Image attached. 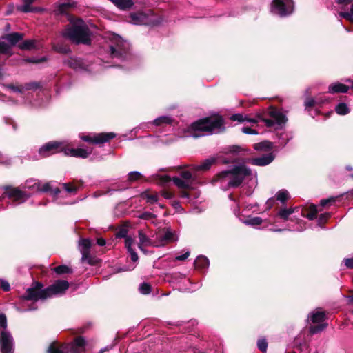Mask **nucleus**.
Listing matches in <instances>:
<instances>
[{
    "instance_id": "f257e3e1",
    "label": "nucleus",
    "mask_w": 353,
    "mask_h": 353,
    "mask_svg": "<svg viewBox=\"0 0 353 353\" xmlns=\"http://www.w3.org/2000/svg\"><path fill=\"white\" fill-rule=\"evenodd\" d=\"M138 247L143 252H145L143 247H162L178 240L177 234L170 228H165L155 234L147 228L141 229L138 231Z\"/></svg>"
},
{
    "instance_id": "f03ea898",
    "label": "nucleus",
    "mask_w": 353,
    "mask_h": 353,
    "mask_svg": "<svg viewBox=\"0 0 353 353\" xmlns=\"http://www.w3.org/2000/svg\"><path fill=\"white\" fill-rule=\"evenodd\" d=\"M256 173L244 164L236 165L230 170L223 171L218 174L215 181L219 182L223 189L239 186L244 180L255 179Z\"/></svg>"
},
{
    "instance_id": "7ed1b4c3",
    "label": "nucleus",
    "mask_w": 353,
    "mask_h": 353,
    "mask_svg": "<svg viewBox=\"0 0 353 353\" xmlns=\"http://www.w3.org/2000/svg\"><path fill=\"white\" fill-rule=\"evenodd\" d=\"M68 288L69 283L65 280H58L46 289H43V285L41 283L35 282L31 288L27 289L23 299L34 301L44 300L64 293Z\"/></svg>"
},
{
    "instance_id": "20e7f679",
    "label": "nucleus",
    "mask_w": 353,
    "mask_h": 353,
    "mask_svg": "<svg viewBox=\"0 0 353 353\" xmlns=\"http://www.w3.org/2000/svg\"><path fill=\"white\" fill-rule=\"evenodd\" d=\"M68 19L70 24L62 31V35L74 43L89 44L90 32L85 22L81 19L73 18L71 16H68Z\"/></svg>"
},
{
    "instance_id": "39448f33",
    "label": "nucleus",
    "mask_w": 353,
    "mask_h": 353,
    "mask_svg": "<svg viewBox=\"0 0 353 353\" xmlns=\"http://www.w3.org/2000/svg\"><path fill=\"white\" fill-rule=\"evenodd\" d=\"M268 114L270 119H265L262 114H258L254 118H249L243 114H234L231 116L230 119L239 122L247 121L252 126L262 121L267 127L276 126V128L281 127L287 121L286 117L281 111L273 108L268 111Z\"/></svg>"
},
{
    "instance_id": "423d86ee",
    "label": "nucleus",
    "mask_w": 353,
    "mask_h": 353,
    "mask_svg": "<svg viewBox=\"0 0 353 353\" xmlns=\"http://www.w3.org/2000/svg\"><path fill=\"white\" fill-rule=\"evenodd\" d=\"M223 129V121L221 118H205L194 122L188 128L191 136L198 138L207 134H216Z\"/></svg>"
},
{
    "instance_id": "0eeeda50",
    "label": "nucleus",
    "mask_w": 353,
    "mask_h": 353,
    "mask_svg": "<svg viewBox=\"0 0 353 353\" xmlns=\"http://www.w3.org/2000/svg\"><path fill=\"white\" fill-rule=\"evenodd\" d=\"M85 341L79 336L71 344L58 345L52 343L48 350V353H83L85 351Z\"/></svg>"
},
{
    "instance_id": "6e6552de",
    "label": "nucleus",
    "mask_w": 353,
    "mask_h": 353,
    "mask_svg": "<svg viewBox=\"0 0 353 353\" xmlns=\"http://www.w3.org/2000/svg\"><path fill=\"white\" fill-rule=\"evenodd\" d=\"M318 211L316 206L310 205L308 207H296L294 208H283L278 212L277 216L284 221H287L289 216L294 213H300L302 216L313 220L316 218Z\"/></svg>"
},
{
    "instance_id": "1a4fd4ad",
    "label": "nucleus",
    "mask_w": 353,
    "mask_h": 353,
    "mask_svg": "<svg viewBox=\"0 0 353 353\" xmlns=\"http://www.w3.org/2000/svg\"><path fill=\"white\" fill-rule=\"evenodd\" d=\"M110 54L112 58H117L121 60L127 59L130 55V44L123 40L119 36H114L112 43L110 46Z\"/></svg>"
},
{
    "instance_id": "9d476101",
    "label": "nucleus",
    "mask_w": 353,
    "mask_h": 353,
    "mask_svg": "<svg viewBox=\"0 0 353 353\" xmlns=\"http://www.w3.org/2000/svg\"><path fill=\"white\" fill-rule=\"evenodd\" d=\"M294 11L292 0H273L271 5V12L281 17L291 14Z\"/></svg>"
},
{
    "instance_id": "9b49d317",
    "label": "nucleus",
    "mask_w": 353,
    "mask_h": 353,
    "mask_svg": "<svg viewBox=\"0 0 353 353\" xmlns=\"http://www.w3.org/2000/svg\"><path fill=\"white\" fill-rule=\"evenodd\" d=\"M65 145V142H48L39 148V155L41 158H44L61 152L64 153Z\"/></svg>"
},
{
    "instance_id": "f8f14e48",
    "label": "nucleus",
    "mask_w": 353,
    "mask_h": 353,
    "mask_svg": "<svg viewBox=\"0 0 353 353\" xmlns=\"http://www.w3.org/2000/svg\"><path fill=\"white\" fill-rule=\"evenodd\" d=\"M339 15L353 23V0H336Z\"/></svg>"
},
{
    "instance_id": "ddd939ff",
    "label": "nucleus",
    "mask_w": 353,
    "mask_h": 353,
    "mask_svg": "<svg viewBox=\"0 0 353 353\" xmlns=\"http://www.w3.org/2000/svg\"><path fill=\"white\" fill-rule=\"evenodd\" d=\"M4 190V194L8 198L13 199L14 201L18 203H23L26 201L29 195L25 192L21 191L18 188H13L11 186H4L2 188Z\"/></svg>"
},
{
    "instance_id": "4468645a",
    "label": "nucleus",
    "mask_w": 353,
    "mask_h": 353,
    "mask_svg": "<svg viewBox=\"0 0 353 353\" xmlns=\"http://www.w3.org/2000/svg\"><path fill=\"white\" fill-rule=\"evenodd\" d=\"M0 346L1 353L14 352V340L11 334L7 330L0 333Z\"/></svg>"
},
{
    "instance_id": "2eb2a0df",
    "label": "nucleus",
    "mask_w": 353,
    "mask_h": 353,
    "mask_svg": "<svg viewBox=\"0 0 353 353\" xmlns=\"http://www.w3.org/2000/svg\"><path fill=\"white\" fill-rule=\"evenodd\" d=\"M116 134L114 132H101L95 134L92 137L91 136H83L81 139L84 141L94 143V144H103L110 141L114 139Z\"/></svg>"
},
{
    "instance_id": "dca6fc26",
    "label": "nucleus",
    "mask_w": 353,
    "mask_h": 353,
    "mask_svg": "<svg viewBox=\"0 0 353 353\" xmlns=\"http://www.w3.org/2000/svg\"><path fill=\"white\" fill-rule=\"evenodd\" d=\"M92 243L88 239H81L79 241V250L82 255L81 261H88V263L92 264V260L90 256V250Z\"/></svg>"
},
{
    "instance_id": "f3484780",
    "label": "nucleus",
    "mask_w": 353,
    "mask_h": 353,
    "mask_svg": "<svg viewBox=\"0 0 353 353\" xmlns=\"http://www.w3.org/2000/svg\"><path fill=\"white\" fill-rule=\"evenodd\" d=\"M273 160L274 156L272 154H268L256 158H248L243 162L257 166H265L270 164Z\"/></svg>"
},
{
    "instance_id": "a211bd4d",
    "label": "nucleus",
    "mask_w": 353,
    "mask_h": 353,
    "mask_svg": "<svg viewBox=\"0 0 353 353\" xmlns=\"http://www.w3.org/2000/svg\"><path fill=\"white\" fill-rule=\"evenodd\" d=\"M67 143L65 145L64 154L66 156H71L74 157L87 158L91 153L92 150L84 148H68Z\"/></svg>"
},
{
    "instance_id": "6ab92c4d",
    "label": "nucleus",
    "mask_w": 353,
    "mask_h": 353,
    "mask_svg": "<svg viewBox=\"0 0 353 353\" xmlns=\"http://www.w3.org/2000/svg\"><path fill=\"white\" fill-rule=\"evenodd\" d=\"M172 179L167 174L156 173L147 179L148 181L154 182L159 185H164L171 181Z\"/></svg>"
},
{
    "instance_id": "aec40b11",
    "label": "nucleus",
    "mask_w": 353,
    "mask_h": 353,
    "mask_svg": "<svg viewBox=\"0 0 353 353\" xmlns=\"http://www.w3.org/2000/svg\"><path fill=\"white\" fill-rule=\"evenodd\" d=\"M215 159L214 158L207 159L201 162L199 165H190L191 170L193 171H207L214 163Z\"/></svg>"
},
{
    "instance_id": "412c9836",
    "label": "nucleus",
    "mask_w": 353,
    "mask_h": 353,
    "mask_svg": "<svg viewBox=\"0 0 353 353\" xmlns=\"http://www.w3.org/2000/svg\"><path fill=\"white\" fill-rule=\"evenodd\" d=\"M348 90V86L339 82L331 84L328 88V92L332 94L346 93Z\"/></svg>"
},
{
    "instance_id": "4be33fe9",
    "label": "nucleus",
    "mask_w": 353,
    "mask_h": 353,
    "mask_svg": "<svg viewBox=\"0 0 353 353\" xmlns=\"http://www.w3.org/2000/svg\"><path fill=\"white\" fill-rule=\"evenodd\" d=\"M23 37V34L19 32H13L10 34H8L3 37V39L8 41L10 44H8L10 47L17 44L19 41H21Z\"/></svg>"
},
{
    "instance_id": "5701e85b",
    "label": "nucleus",
    "mask_w": 353,
    "mask_h": 353,
    "mask_svg": "<svg viewBox=\"0 0 353 353\" xmlns=\"http://www.w3.org/2000/svg\"><path fill=\"white\" fill-rule=\"evenodd\" d=\"M173 183L178 188L181 189L190 190L193 189L192 181H189L185 179H183L180 177H173L172 179Z\"/></svg>"
},
{
    "instance_id": "b1692460",
    "label": "nucleus",
    "mask_w": 353,
    "mask_h": 353,
    "mask_svg": "<svg viewBox=\"0 0 353 353\" xmlns=\"http://www.w3.org/2000/svg\"><path fill=\"white\" fill-rule=\"evenodd\" d=\"M132 23L136 25L145 23L147 22L148 17L143 12L132 13L130 14Z\"/></svg>"
},
{
    "instance_id": "393cba45",
    "label": "nucleus",
    "mask_w": 353,
    "mask_h": 353,
    "mask_svg": "<svg viewBox=\"0 0 353 353\" xmlns=\"http://www.w3.org/2000/svg\"><path fill=\"white\" fill-rule=\"evenodd\" d=\"M37 191H40V192H43L50 191V192H52L53 195H57L58 194L60 193V190L58 188H56L54 189L52 188L51 183H46L44 184H41L40 183H39V184L37 187Z\"/></svg>"
},
{
    "instance_id": "a878e982",
    "label": "nucleus",
    "mask_w": 353,
    "mask_h": 353,
    "mask_svg": "<svg viewBox=\"0 0 353 353\" xmlns=\"http://www.w3.org/2000/svg\"><path fill=\"white\" fill-rule=\"evenodd\" d=\"M117 8L121 10H127L130 8L133 5L132 0H110Z\"/></svg>"
},
{
    "instance_id": "bb28decb",
    "label": "nucleus",
    "mask_w": 353,
    "mask_h": 353,
    "mask_svg": "<svg viewBox=\"0 0 353 353\" xmlns=\"http://www.w3.org/2000/svg\"><path fill=\"white\" fill-rule=\"evenodd\" d=\"M172 119L168 116H161L157 118L153 121V124L158 126H164L167 125H171L172 123Z\"/></svg>"
},
{
    "instance_id": "cd10ccee",
    "label": "nucleus",
    "mask_w": 353,
    "mask_h": 353,
    "mask_svg": "<svg viewBox=\"0 0 353 353\" xmlns=\"http://www.w3.org/2000/svg\"><path fill=\"white\" fill-rule=\"evenodd\" d=\"M325 312L321 310L315 311L310 314L311 321L313 323H322L325 319Z\"/></svg>"
},
{
    "instance_id": "c85d7f7f",
    "label": "nucleus",
    "mask_w": 353,
    "mask_h": 353,
    "mask_svg": "<svg viewBox=\"0 0 353 353\" xmlns=\"http://www.w3.org/2000/svg\"><path fill=\"white\" fill-rule=\"evenodd\" d=\"M72 5L73 4L70 3H58L56 6L54 12L56 14H64Z\"/></svg>"
},
{
    "instance_id": "c756f323",
    "label": "nucleus",
    "mask_w": 353,
    "mask_h": 353,
    "mask_svg": "<svg viewBox=\"0 0 353 353\" xmlns=\"http://www.w3.org/2000/svg\"><path fill=\"white\" fill-rule=\"evenodd\" d=\"M209 264L208 259L204 256H198L194 261L196 268L199 269L205 268L209 266Z\"/></svg>"
},
{
    "instance_id": "7c9ffc66",
    "label": "nucleus",
    "mask_w": 353,
    "mask_h": 353,
    "mask_svg": "<svg viewBox=\"0 0 353 353\" xmlns=\"http://www.w3.org/2000/svg\"><path fill=\"white\" fill-rule=\"evenodd\" d=\"M289 192L286 190H281L275 194L276 200L284 204L290 199Z\"/></svg>"
},
{
    "instance_id": "2f4dec72",
    "label": "nucleus",
    "mask_w": 353,
    "mask_h": 353,
    "mask_svg": "<svg viewBox=\"0 0 353 353\" xmlns=\"http://www.w3.org/2000/svg\"><path fill=\"white\" fill-rule=\"evenodd\" d=\"M263 222V220L260 217H248L245 220L243 221V223L248 225H251L253 228H256Z\"/></svg>"
},
{
    "instance_id": "473e14b6",
    "label": "nucleus",
    "mask_w": 353,
    "mask_h": 353,
    "mask_svg": "<svg viewBox=\"0 0 353 353\" xmlns=\"http://www.w3.org/2000/svg\"><path fill=\"white\" fill-rule=\"evenodd\" d=\"M143 199L146 200L147 203L153 204L158 201V196L156 194H150L148 192H144L141 194Z\"/></svg>"
},
{
    "instance_id": "72a5a7b5",
    "label": "nucleus",
    "mask_w": 353,
    "mask_h": 353,
    "mask_svg": "<svg viewBox=\"0 0 353 353\" xmlns=\"http://www.w3.org/2000/svg\"><path fill=\"white\" fill-rule=\"evenodd\" d=\"M335 111L338 114L345 115L350 112V108L346 103H340L335 107Z\"/></svg>"
},
{
    "instance_id": "f704fd0d",
    "label": "nucleus",
    "mask_w": 353,
    "mask_h": 353,
    "mask_svg": "<svg viewBox=\"0 0 353 353\" xmlns=\"http://www.w3.org/2000/svg\"><path fill=\"white\" fill-rule=\"evenodd\" d=\"M19 46L21 50H31L35 48V41L26 40L21 43Z\"/></svg>"
},
{
    "instance_id": "c9c22d12",
    "label": "nucleus",
    "mask_w": 353,
    "mask_h": 353,
    "mask_svg": "<svg viewBox=\"0 0 353 353\" xmlns=\"http://www.w3.org/2000/svg\"><path fill=\"white\" fill-rule=\"evenodd\" d=\"M6 88L10 90L12 92L19 93L21 94H23V90L22 85H15L13 84H7L3 85Z\"/></svg>"
},
{
    "instance_id": "e433bc0d",
    "label": "nucleus",
    "mask_w": 353,
    "mask_h": 353,
    "mask_svg": "<svg viewBox=\"0 0 353 353\" xmlns=\"http://www.w3.org/2000/svg\"><path fill=\"white\" fill-rule=\"evenodd\" d=\"M0 164L5 166H10L12 165V159L7 154L0 152Z\"/></svg>"
},
{
    "instance_id": "4c0bfd02",
    "label": "nucleus",
    "mask_w": 353,
    "mask_h": 353,
    "mask_svg": "<svg viewBox=\"0 0 353 353\" xmlns=\"http://www.w3.org/2000/svg\"><path fill=\"white\" fill-rule=\"evenodd\" d=\"M143 177V175L141 172L138 171H132L128 173V180L130 182H134L137 180L141 179Z\"/></svg>"
},
{
    "instance_id": "58836bf2",
    "label": "nucleus",
    "mask_w": 353,
    "mask_h": 353,
    "mask_svg": "<svg viewBox=\"0 0 353 353\" xmlns=\"http://www.w3.org/2000/svg\"><path fill=\"white\" fill-rule=\"evenodd\" d=\"M327 326L326 323H321L316 325H312L310 327V331L312 334H317L323 331Z\"/></svg>"
},
{
    "instance_id": "ea45409f",
    "label": "nucleus",
    "mask_w": 353,
    "mask_h": 353,
    "mask_svg": "<svg viewBox=\"0 0 353 353\" xmlns=\"http://www.w3.org/2000/svg\"><path fill=\"white\" fill-rule=\"evenodd\" d=\"M32 3H24V5L20 6L17 8V10L22 12H34L35 10V8H32L31 6Z\"/></svg>"
},
{
    "instance_id": "a19ab883",
    "label": "nucleus",
    "mask_w": 353,
    "mask_h": 353,
    "mask_svg": "<svg viewBox=\"0 0 353 353\" xmlns=\"http://www.w3.org/2000/svg\"><path fill=\"white\" fill-rule=\"evenodd\" d=\"M254 148L256 150H263V149H270V148H272V143L268 141L256 143L254 145Z\"/></svg>"
},
{
    "instance_id": "79ce46f5",
    "label": "nucleus",
    "mask_w": 353,
    "mask_h": 353,
    "mask_svg": "<svg viewBox=\"0 0 353 353\" xmlns=\"http://www.w3.org/2000/svg\"><path fill=\"white\" fill-rule=\"evenodd\" d=\"M23 90H37L40 88V84L37 82H30L22 85Z\"/></svg>"
},
{
    "instance_id": "37998d69",
    "label": "nucleus",
    "mask_w": 353,
    "mask_h": 353,
    "mask_svg": "<svg viewBox=\"0 0 353 353\" xmlns=\"http://www.w3.org/2000/svg\"><path fill=\"white\" fill-rule=\"evenodd\" d=\"M54 271L59 274L71 272L70 269L66 265H59L55 267L54 268Z\"/></svg>"
},
{
    "instance_id": "c03bdc74",
    "label": "nucleus",
    "mask_w": 353,
    "mask_h": 353,
    "mask_svg": "<svg viewBox=\"0 0 353 353\" xmlns=\"http://www.w3.org/2000/svg\"><path fill=\"white\" fill-rule=\"evenodd\" d=\"M39 184V182H37L34 179H29L27 180L25 183V188H27L28 189H32L33 190H37V187Z\"/></svg>"
},
{
    "instance_id": "a18cd8bd",
    "label": "nucleus",
    "mask_w": 353,
    "mask_h": 353,
    "mask_svg": "<svg viewBox=\"0 0 353 353\" xmlns=\"http://www.w3.org/2000/svg\"><path fill=\"white\" fill-rule=\"evenodd\" d=\"M139 292L143 294H148L151 291V287L146 283H143L139 286Z\"/></svg>"
},
{
    "instance_id": "49530a36",
    "label": "nucleus",
    "mask_w": 353,
    "mask_h": 353,
    "mask_svg": "<svg viewBox=\"0 0 353 353\" xmlns=\"http://www.w3.org/2000/svg\"><path fill=\"white\" fill-rule=\"evenodd\" d=\"M259 349L263 353L266 352L268 347V343L265 339H261L257 342Z\"/></svg>"
},
{
    "instance_id": "de8ad7c7",
    "label": "nucleus",
    "mask_w": 353,
    "mask_h": 353,
    "mask_svg": "<svg viewBox=\"0 0 353 353\" xmlns=\"http://www.w3.org/2000/svg\"><path fill=\"white\" fill-rule=\"evenodd\" d=\"M179 177L192 182V174L189 170H182L179 174Z\"/></svg>"
},
{
    "instance_id": "09e8293b",
    "label": "nucleus",
    "mask_w": 353,
    "mask_h": 353,
    "mask_svg": "<svg viewBox=\"0 0 353 353\" xmlns=\"http://www.w3.org/2000/svg\"><path fill=\"white\" fill-rule=\"evenodd\" d=\"M63 187L65 190L69 193H75L78 190L77 187L73 185L71 183H63Z\"/></svg>"
},
{
    "instance_id": "8fccbe9b",
    "label": "nucleus",
    "mask_w": 353,
    "mask_h": 353,
    "mask_svg": "<svg viewBox=\"0 0 353 353\" xmlns=\"http://www.w3.org/2000/svg\"><path fill=\"white\" fill-rule=\"evenodd\" d=\"M10 51V46L3 41H0V53L8 54Z\"/></svg>"
},
{
    "instance_id": "3c124183",
    "label": "nucleus",
    "mask_w": 353,
    "mask_h": 353,
    "mask_svg": "<svg viewBox=\"0 0 353 353\" xmlns=\"http://www.w3.org/2000/svg\"><path fill=\"white\" fill-rule=\"evenodd\" d=\"M138 218H139L141 219H144V220H152L155 218V215L151 212H145L142 214H140L138 216Z\"/></svg>"
},
{
    "instance_id": "603ef678",
    "label": "nucleus",
    "mask_w": 353,
    "mask_h": 353,
    "mask_svg": "<svg viewBox=\"0 0 353 353\" xmlns=\"http://www.w3.org/2000/svg\"><path fill=\"white\" fill-rule=\"evenodd\" d=\"M241 131L247 134H257L258 131L255 129L252 128L250 126H244L241 128Z\"/></svg>"
},
{
    "instance_id": "864d4df0",
    "label": "nucleus",
    "mask_w": 353,
    "mask_h": 353,
    "mask_svg": "<svg viewBox=\"0 0 353 353\" xmlns=\"http://www.w3.org/2000/svg\"><path fill=\"white\" fill-rule=\"evenodd\" d=\"M134 243V241L132 238L130 236H126L125 238V245L128 250H133L132 245Z\"/></svg>"
},
{
    "instance_id": "5fc2aeb1",
    "label": "nucleus",
    "mask_w": 353,
    "mask_h": 353,
    "mask_svg": "<svg viewBox=\"0 0 353 353\" xmlns=\"http://www.w3.org/2000/svg\"><path fill=\"white\" fill-rule=\"evenodd\" d=\"M323 103L322 101H319L318 99L316 101H315L314 99L310 98L305 101V105L306 108H308V107L314 106L315 103Z\"/></svg>"
},
{
    "instance_id": "6e6d98bb",
    "label": "nucleus",
    "mask_w": 353,
    "mask_h": 353,
    "mask_svg": "<svg viewBox=\"0 0 353 353\" xmlns=\"http://www.w3.org/2000/svg\"><path fill=\"white\" fill-rule=\"evenodd\" d=\"M0 327H2L3 330H6V328L7 327V319L4 314H0Z\"/></svg>"
},
{
    "instance_id": "4d7b16f0",
    "label": "nucleus",
    "mask_w": 353,
    "mask_h": 353,
    "mask_svg": "<svg viewBox=\"0 0 353 353\" xmlns=\"http://www.w3.org/2000/svg\"><path fill=\"white\" fill-rule=\"evenodd\" d=\"M336 199H337V197L332 196V197H330L327 199H322L321 201V205L324 207V206L327 205V204L334 203L336 200Z\"/></svg>"
},
{
    "instance_id": "13d9d810",
    "label": "nucleus",
    "mask_w": 353,
    "mask_h": 353,
    "mask_svg": "<svg viewBox=\"0 0 353 353\" xmlns=\"http://www.w3.org/2000/svg\"><path fill=\"white\" fill-rule=\"evenodd\" d=\"M232 151L237 154L242 153V154H243V155L247 154L249 152L248 150L241 148L239 146H234Z\"/></svg>"
},
{
    "instance_id": "bf43d9fd",
    "label": "nucleus",
    "mask_w": 353,
    "mask_h": 353,
    "mask_svg": "<svg viewBox=\"0 0 353 353\" xmlns=\"http://www.w3.org/2000/svg\"><path fill=\"white\" fill-rule=\"evenodd\" d=\"M128 253L130 254V257H131V260L133 261V262H137L139 259V257H138V255L137 254V252L134 251V250H128Z\"/></svg>"
},
{
    "instance_id": "052dcab7",
    "label": "nucleus",
    "mask_w": 353,
    "mask_h": 353,
    "mask_svg": "<svg viewBox=\"0 0 353 353\" xmlns=\"http://www.w3.org/2000/svg\"><path fill=\"white\" fill-rule=\"evenodd\" d=\"M190 256V252L187 250L183 254L175 257V260L185 261Z\"/></svg>"
},
{
    "instance_id": "680f3d73",
    "label": "nucleus",
    "mask_w": 353,
    "mask_h": 353,
    "mask_svg": "<svg viewBox=\"0 0 353 353\" xmlns=\"http://www.w3.org/2000/svg\"><path fill=\"white\" fill-rule=\"evenodd\" d=\"M345 265L349 268H353V258L344 259Z\"/></svg>"
},
{
    "instance_id": "e2e57ef3",
    "label": "nucleus",
    "mask_w": 353,
    "mask_h": 353,
    "mask_svg": "<svg viewBox=\"0 0 353 353\" xmlns=\"http://www.w3.org/2000/svg\"><path fill=\"white\" fill-rule=\"evenodd\" d=\"M1 287L6 292L9 291L10 288V284L6 281H1Z\"/></svg>"
},
{
    "instance_id": "0e129e2a",
    "label": "nucleus",
    "mask_w": 353,
    "mask_h": 353,
    "mask_svg": "<svg viewBox=\"0 0 353 353\" xmlns=\"http://www.w3.org/2000/svg\"><path fill=\"white\" fill-rule=\"evenodd\" d=\"M329 216L330 214L328 213L321 214L319 217V223H321L325 221L329 218Z\"/></svg>"
},
{
    "instance_id": "69168bd1",
    "label": "nucleus",
    "mask_w": 353,
    "mask_h": 353,
    "mask_svg": "<svg viewBox=\"0 0 353 353\" xmlns=\"http://www.w3.org/2000/svg\"><path fill=\"white\" fill-rule=\"evenodd\" d=\"M162 196L166 199H172L174 195L172 192H170L168 191H163L162 192Z\"/></svg>"
},
{
    "instance_id": "338daca9",
    "label": "nucleus",
    "mask_w": 353,
    "mask_h": 353,
    "mask_svg": "<svg viewBox=\"0 0 353 353\" xmlns=\"http://www.w3.org/2000/svg\"><path fill=\"white\" fill-rule=\"evenodd\" d=\"M1 97H2V100L3 101H10L13 104L17 103L15 100L11 99L10 98H7L4 94H1Z\"/></svg>"
},
{
    "instance_id": "774afa93",
    "label": "nucleus",
    "mask_w": 353,
    "mask_h": 353,
    "mask_svg": "<svg viewBox=\"0 0 353 353\" xmlns=\"http://www.w3.org/2000/svg\"><path fill=\"white\" fill-rule=\"evenodd\" d=\"M97 243L100 246H103L105 245V240L102 238H99L97 239Z\"/></svg>"
}]
</instances>
